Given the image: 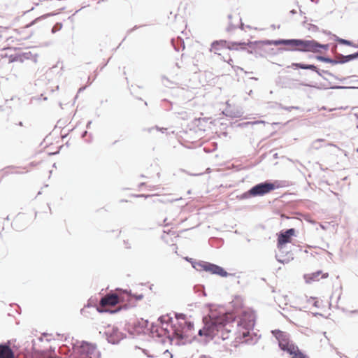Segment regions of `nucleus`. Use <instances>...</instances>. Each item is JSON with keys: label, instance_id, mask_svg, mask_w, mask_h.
<instances>
[{"label": "nucleus", "instance_id": "13", "mask_svg": "<svg viewBox=\"0 0 358 358\" xmlns=\"http://www.w3.org/2000/svg\"><path fill=\"white\" fill-rule=\"evenodd\" d=\"M118 303L124 302H129L131 301V296L127 292H121L117 293Z\"/></svg>", "mask_w": 358, "mask_h": 358}, {"label": "nucleus", "instance_id": "16", "mask_svg": "<svg viewBox=\"0 0 358 358\" xmlns=\"http://www.w3.org/2000/svg\"><path fill=\"white\" fill-rule=\"evenodd\" d=\"M358 57V52L355 54L349 55L344 57V61L343 62H349L351 59H355Z\"/></svg>", "mask_w": 358, "mask_h": 358}, {"label": "nucleus", "instance_id": "6", "mask_svg": "<svg viewBox=\"0 0 358 358\" xmlns=\"http://www.w3.org/2000/svg\"><path fill=\"white\" fill-rule=\"evenodd\" d=\"M279 187L280 185H275V183L264 182L254 186L249 192L252 196H261Z\"/></svg>", "mask_w": 358, "mask_h": 358}, {"label": "nucleus", "instance_id": "11", "mask_svg": "<svg viewBox=\"0 0 358 358\" xmlns=\"http://www.w3.org/2000/svg\"><path fill=\"white\" fill-rule=\"evenodd\" d=\"M0 358H15L11 348L7 345H0Z\"/></svg>", "mask_w": 358, "mask_h": 358}, {"label": "nucleus", "instance_id": "3", "mask_svg": "<svg viewBox=\"0 0 358 358\" xmlns=\"http://www.w3.org/2000/svg\"><path fill=\"white\" fill-rule=\"evenodd\" d=\"M274 45H287L290 48L289 50L292 51H301V52H319L321 49L327 50L328 45H323L317 43L314 40H301V39H291V40H278L273 43Z\"/></svg>", "mask_w": 358, "mask_h": 358}, {"label": "nucleus", "instance_id": "9", "mask_svg": "<svg viewBox=\"0 0 358 358\" xmlns=\"http://www.w3.org/2000/svg\"><path fill=\"white\" fill-rule=\"evenodd\" d=\"M329 273L322 271H317L313 273H307L303 275V279L307 284H311L315 282H319L321 279L329 278Z\"/></svg>", "mask_w": 358, "mask_h": 358}, {"label": "nucleus", "instance_id": "8", "mask_svg": "<svg viewBox=\"0 0 358 358\" xmlns=\"http://www.w3.org/2000/svg\"><path fill=\"white\" fill-rule=\"evenodd\" d=\"M275 336L278 341L279 346L283 351L289 353L292 348H294L296 345L289 341L287 335L281 331H278L275 333Z\"/></svg>", "mask_w": 358, "mask_h": 358}, {"label": "nucleus", "instance_id": "19", "mask_svg": "<svg viewBox=\"0 0 358 358\" xmlns=\"http://www.w3.org/2000/svg\"><path fill=\"white\" fill-rule=\"evenodd\" d=\"M117 310L110 311V313H116Z\"/></svg>", "mask_w": 358, "mask_h": 358}, {"label": "nucleus", "instance_id": "7", "mask_svg": "<svg viewBox=\"0 0 358 358\" xmlns=\"http://www.w3.org/2000/svg\"><path fill=\"white\" fill-rule=\"evenodd\" d=\"M296 236V230L293 228L282 231L278 234L277 248L278 250H282L286 244L290 243L292 237Z\"/></svg>", "mask_w": 358, "mask_h": 358}, {"label": "nucleus", "instance_id": "1", "mask_svg": "<svg viewBox=\"0 0 358 358\" xmlns=\"http://www.w3.org/2000/svg\"><path fill=\"white\" fill-rule=\"evenodd\" d=\"M226 323L231 324L228 328L231 329L229 334L234 337L236 343H243L247 341L246 338L250 336V331L255 324V317L252 313L243 312L237 317H231L227 320Z\"/></svg>", "mask_w": 358, "mask_h": 358}, {"label": "nucleus", "instance_id": "12", "mask_svg": "<svg viewBox=\"0 0 358 358\" xmlns=\"http://www.w3.org/2000/svg\"><path fill=\"white\" fill-rule=\"evenodd\" d=\"M289 354L292 356V358H309V357L299 350L296 345L292 348V350H290Z\"/></svg>", "mask_w": 358, "mask_h": 358}, {"label": "nucleus", "instance_id": "5", "mask_svg": "<svg viewBox=\"0 0 358 358\" xmlns=\"http://www.w3.org/2000/svg\"><path fill=\"white\" fill-rule=\"evenodd\" d=\"M198 269L209 272L212 274H216L222 277H226L227 272L222 267L206 262H200L197 263Z\"/></svg>", "mask_w": 358, "mask_h": 358}, {"label": "nucleus", "instance_id": "20", "mask_svg": "<svg viewBox=\"0 0 358 358\" xmlns=\"http://www.w3.org/2000/svg\"><path fill=\"white\" fill-rule=\"evenodd\" d=\"M357 152H358V148H357Z\"/></svg>", "mask_w": 358, "mask_h": 358}, {"label": "nucleus", "instance_id": "18", "mask_svg": "<svg viewBox=\"0 0 358 358\" xmlns=\"http://www.w3.org/2000/svg\"><path fill=\"white\" fill-rule=\"evenodd\" d=\"M97 310H98L99 313H103V312H106V311H108L107 310H103L101 308H97Z\"/></svg>", "mask_w": 358, "mask_h": 358}, {"label": "nucleus", "instance_id": "14", "mask_svg": "<svg viewBox=\"0 0 358 358\" xmlns=\"http://www.w3.org/2000/svg\"><path fill=\"white\" fill-rule=\"evenodd\" d=\"M292 66H295L296 68H299L301 69H309L312 71H317V67L315 65L312 64H303L299 63H294L292 64Z\"/></svg>", "mask_w": 358, "mask_h": 358}, {"label": "nucleus", "instance_id": "2", "mask_svg": "<svg viewBox=\"0 0 358 358\" xmlns=\"http://www.w3.org/2000/svg\"><path fill=\"white\" fill-rule=\"evenodd\" d=\"M231 317V314L227 313L215 318L204 317V326L203 329H199V335L205 336L206 339L212 338L217 333L220 334V336L223 340L229 338V334L231 329L228 327L231 326L229 323H226L227 320Z\"/></svg>", "mask_w": 358, "mask_h": 358}, {"label": "nucleus", "instance_id": "15", "mask_svg": "<svg viewBox=\"0 0 358 358\" xmlns=\"http://www.w3.org/2000/svg\"><path fill=\"white\" fill-rule=\"evenodd\" d=\"M164 233L166 234H171L175 236H178L179 234L176 230H174L173 228H171V229L167 228V226H165L164 229Z\"/></svg>", "mask_w": 358, "mask_h": 358}, {"label": "nucleus", "instance_id": "10", "mask_svg": "<svg viewBox=\"0 0 358 358\" xmlns=\"http://www.w3.org/2000/svg\"><path fill=\"white\" fill-rule=\"evenodd\" d=\"M100 306L104 308L106 306H115L118 304L117 293L108 294L100 301Z\"/></svg>", "mask_w": 358, "mask_h": 358}, {"label": "nucleus", "instance_id": "17", "mask_svg": "<svg viewBox=\"0 0 358 358\" xmlns=\"http://www.w3.org/2000/svg\"><path fill=\"white\" fill-rule=\"evenodd\" d=\"M339 43L341 44H345L348 45H352V43L349 41L345 40V39H340Z\"/></svg>", "mask_w": 358, "mask_h": 358}, {"label": "nucleus", "instance_id": "4", "mask_svg": "<svg viewBox=\"0 0 358 358\" xmlns=\"http://www.w3.org/2000/svg\"><path fill=\"white\" fill-rule=\"evenodd\" d=\"M210 51L215 54L222 56L224 62L232 65L233 60L229 55L230 49L227 47V42L225 41L213 42L211 45Z\"/></svg>", "mask_w": 358, "mask_h": 358}]
</instances>
